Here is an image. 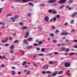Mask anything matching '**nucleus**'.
I'll use <instances>...</instances> for the list:
<instances>
[{"label": "nucleus", "instance_id": "nucleus-55", "mask_svg": "<svg viewBox=\"0 0 77 77\" xmlns=\"http://www.w3.org/2000/svg\"><path fill=\"white\" fill-rule=\"evenodd\" d=\"M53 20L54 21H56V18L54 17Z\"/></svg>", "mask_w": 77, "mask_h": 77}, {"label": "nucleus", "instance_id": "nucleus-10", "mask_svg": "<svg viewBox=\"0 0 77 77\" xmlns=\"http://www.w3.org/2000/svg\"><path fill=\"white\" fill-rule=\"evenodd\" d=\"M11 20H12V21L13 22H15L16 19L15 18V17H12L11 18Z\"/></svg>", "mask_w": 77, "mask_h": 77}, {"label": "nucleus", "instance_id": "nucleus-17", "mask_svg": "<svg viewBox=\"0 0 77 77\" xmlns=\"http://www.w3.org/2000/svg\"><path fill=\"white\" fill-rule=\"evenodd\" d=\"M53 11V9H50L48 10V12H49V13L51 14V13H52V12Z\"/></svg>", "mask_w": 77, "mask_h": 77}, {"label": "nucleus", "instance_id": "nucleus-48", "mask_svg": "<svg viewBox=\"0 0 77 77\" xmlns=\"http://www.w3.org/2000/svg\"><path fill=\"white\" fill-rule=\"evenodd\" d=\"M38 29H39V30H42V27H38Z\"/></svg>", "mask_w": 77, "mask_h": 77}, {"label": "nucleus", "instance_id": "nucleus-32", "mask_svg": "<svg viewBox=\"0 0 77 77\" xmlns=\"http://www.w3.org/2000/svg\"><path fill=\"white\" fill-rule=\"evenodd\" d=\"M74 23V20H72L70 21V23L71 24H73V23Z\"/></svg>", "mask_w": 77, "mask_h": 77}, {"label": "nucleus", "instance_id": "nucleus-61", "mask_svg": "<svg viewBox=\"0 0 77 77\" xmlns=\"http://www.w3.org/2000/svg\"><path fill=\"white\" fill-rule=\"evenodd\" d=\"M49 63H50V64H53V61H50L49 62Z\"/></svg>", "mask_w": 77, "mask_h": 77}, {"label": "nucleus", "instance_id": "nucleus-27", "mask_svg": "<svg viewBox=\"0 0 77 77\" xmlns=\"http://www.w3.org/2000/svg\"><path fill=\"white\" fill-rule=\"evenodd\" d=\"M70 51V50L68 48H67L66 49V51H65V52H68V51Z\"/></svg>", "mask_w": 77, "mask_h": 77}, {"label": "nucleus", "instance_id": "nucleus-15", "mask_svg": "<svg viewBox=\"0 0 77 77\" xmlns=\"http://www.w3.org/2000/svg\"><path fill=\"white\" fill-rule=\"evenodd\" d=\"M26 48L28 49H31V48H33V47L32 46H27Z\"/></svg>", "mask_w": 77, "mask_h": 77}, {"label": "nucleus", "instance_id": "nucleus-41", "mask_svg": "<svg viewBox=\"0 0 77 77\" xmlns=\"http://www.w3.org/2000/svg\"><path fill=\"white\" fill-rule=\"evenodd\" d=\"M59 32V31L58 29H57L55 31V33H57Z\"/></svg>", "mask_w": 77, "mask_h": 77}, {"label": "nucleus", "instance_id": "nucleus-56", "mask_svg": "<svg viewBox=\"0 0 77 77\" xmlns=\"http://www.w3.org/2000/svg\"><path fill=\"white\" fill-rule=\"evenodd\" d=\"M32 64L33 65L35 66H36V67H37V65H36V64L34 63H33Z\"/></svg>", "mask_w": 77, "mask_h": 77}, {"label": "nucleus", "instance_id": "nucleus-12", "mask_svg": "<svg viewBox=\"0 0 77 77\" xmlns=\"http://www.w3.org/2000/svg\"><path fill=\"white\" fill-rule=\"evenodd\" d=\"M48 66H45L44 67H42V69H48Z\"/></svg>", "mask_w": 77, "mask_h": 77}, {"label": "nucleus", "instance_id": "nucleus-11", "mask_svg": "<svg viewBox=\"0 0 77 77\" xmlns=\"http://www.w3.org/2000/svg\"><path fill=\"white\" fill-rule=\"evenodd\" d=\"M66 50V48H65L63 47L62 48H60V51H64V50Z\"/></svg>", "mask_w": 77, "mask_h": 77}, {"label": "nucleus", "instance_id": "nucleus-35", "mask_svg": "<svg viewBox=\"0 0 77 77\" xmlns=\"http://www.w3.org/2000/svg\"><path fill=\"white\" fill-rule=\"evenodd\" d=\"M12 75H14L15 74V72L14 71H12Z\"/></svg>", "mask_w": 77, "mask_h": 77}, {"label": "nucleus", "instance_id": "nucleus-20", "mask_svg": "<svg viewBox=\"0 0 77 77\" xmlns=\"http://www.w3.org/2000/svg\"><path fill=\"white\" fill-rule=\"evenodd\" d=\"M33 45H34V46H35V47H37L38 46H39V44H37L36 43H34L33 44Z\"/></svg>", "mask_w": 77, "mask_h": 77}, {"label": "nucleus", "instance_id": "nucleus-58", "mask_svg": "<svg viewBox=\"0 0 77 77\" xmlns=\"http://www.w3.org/2000/svg\"><path fill=\"white\" fill-rule=\"evenodd\" d=\"M53 42H54V43H56L57 42V40H53Z\"/></svg>", "mask_w": 77, "mask_h": 77}, {"label": "nucleus", "instance_id": "nucleus-49", "mask_svg": "<svg viewBox=\"0 0 77 77\" xmlns=\"http://www.w3.org/2000/svg\"><path fill=\"white\" fill-rule=\"evenodd\" d=\"M3 11V9L2 8H0V14H1L2 13V12Z\"/></svg>", "mask_w": 77, "mask_h": 77}, {"label": "nucleus", "instance_id": "nucleus-46", "mask_svg": "<svg viewBox=\"0 0 77 77\" xmlns=\"http://www.w3.org/2000/svg\"><path fill=\"white\" fill-rule=\"evenodd\" d=\"M30 71H28L27 72V73L26 74L27 75H29L30 74Z\"/></svg>", "mask_w": 77, "mask_h": 77}, {"label": "nucleus", "instance_id": "nucleus-33", "mask_svg": "<svg viewBox=\"0 0 77 77\" xmlns=\"http://www.w3.org/2000/svg\"><path fill=\"white\" fill-rule=\"evenodd\" d=\"M14 18H15V19H17L18 18H19V16H18V15L15 16Z\"/></svg>", "mask_w": 77, "mask_h": 77}, {"label": "nucleus", "instance_id": "nucleus-21", "mask_svg": "<svg viewBox=\"0 0 77 77\" xmlns=\"http://www.w3.org/2000/svg\"><path fill=\"white\" fill-rule=\"evenodd\" d=\"M50 35L51 36V37H54V34L52 33H51L50 34Z\"/></svg>", "mask_w": 77, "mask_h": 77}, {"label": "nucleus", "instance_id": "nucleus-37", "mask_svg": "<svg viewBox=\"0 0 77 77\" xmlns=\"http://www.w3.org/2000/svg\"><path fill=\"white\" fill-rule=\"evenodd\" d=\"M53 11V14H57V11H54V10Z\"/></svg>", "mask_w": 77, "mask_h": 77}, {"label": "nucleus", "instance_id": "nucleus-8", "mask_svg": "<svg viewBox=\"0 0 77 77\" xmlns=\"http://www.w3.org/2000/svg\"><path fill=\"white\" fill-rule=\"evenodd\" d=\"M20 52L22 53L23 55H24V53H26V51H23V50H20Z\"/></svg>", "mask_w": 77, "mask_h": 77}, {"label": "nucleus", "instance_id": "nucleus-23", "mask_svg": "<svg viewBox=\"0 0 77 77\" xmlns=\"http://www.w3.org/2000/svg\"><path fill=\"white\" fill-rule=\"evenodd\" d=\"M26 63H27V61H25L23 62V63L22 64V66H24V65H26Z\"/></svg>", "mask_w": 77, "mask_h": 77}, {"label": "nucleus", "instance_id": "nucleus-39", "mask_svg": "<svg viewBox=\"0 0 77 77\" xmlns=\"http://www.w3.org/2000/svg\"><path fill=\"white\" fill-rule=\"evenodd\" d=\"M19 24L20 26H23L24 25V24L21 22H19Z\"/></svg>", "mask_w": 77, "mask_h": 77}, {"label": "nucleus", "instance_id": "nucleus-60", "mask_svg": "<svg viewBox=\"0 0 77 77\" xmlns=\"http://www.w3.org/2000/svg\"><path fill=\"white\" fill-rule=\"evenodd\" d=\"M52 28L53 29H55V28L54 27V26H52Z\"/></svg>", "mask_w": 77, "mask_h": 77}, {"label": "nucleus", "instance_id": "nucleus-22", "mask_svg": "<svg viewBox=\"0 0 77 77\" xmlns=\"http://www.w3.org/2000/svg\"><path fill=\"white\" fill-rule=\"evenodd\" d=\"M68 34V32H63L61 33L62 35H66Z\"/></svg>", "mask_w": 77, "mask_h": 77}, {"label": "nucleus", "instance_id": "nucleus-50", "mask_svg": "<svg viewBox=\"0 0 77 77\" xmlns=\"http://www.w3.org/2000/svg\"><path fill=\"white\" fill-rule=\"evenodd\" d=\"M65 6V5H63L62 6H61L60 7H59L60 9H62Z\"/></svg>", "mask_w": 77, "mask_h": 77}, {"label": "nucleus", "instance_id": "nucleus-3", "mask_svg": "<svg viewBox=\"0 0 77 77\" xmlns=\"http://www.w3.org/2000/svg\"><path fill=\"white\" fill-rule=\"evenodd\" d=\"M44 20L45 21H46V22L48 23V21L49 20V18L48 17V16H45L44 18Z\"/></svg>", "mask_w": 77, "mask_h": 77}, {"label": "nucleus", "instance_id": "nucleus-9", "mask_svg": "<svg viewBox=\"0 0 77 77\" xmlns=\"http://www.w3.org/2000/svg\"><path fill=\"white\" fill-rule=\"evenodd\" d=\"M8 38H7V39L6 40H2V41L1 42L2 43H5V42H6L8 41Z\"/></svg>", "mask_w": 77, "mask_h": 77}, {"label": "nucleus", "instance_id": "nucleus-2", "mask_svg": "<svg viewBox=\"0 0 77 77\" xmlns=\"http://www.w3.org/2000/svg\"><path fill=\"white\" fill-rule=\"evenodd\" d=\"M66 0H60L58 1L59 4H64L66 2Z\"/></svg>", "mask_w": 77, "mask_h": 77}, {"label": "nucleus", "instance_id": "nucleus-38", "mask_svg": "<svg viewBox=\"0 0 77 77\" xmlns=\"http://www.w3.org/2000/svg\"><path fill=\"white\" fill-rule=\"evenodd\" d=\"M0 24L1 25H5V23L4 22H0Z\"/></svg>", "mask_w": 77, "mask_h": 77}, {"label": "nucleus", "instance_id": "nucleus-63", "mask_svg": "<svg viewBox=\"0 0 77 77\" xmlns=\"http://www.w3.org/2000/svg\"><path fill=\"white\" fill-rule=\"evenodd\" d=\"M74 32H75V29H72V31H71V32L72 33Z\"/></svg>", "mask_w": 77, "mask_h": 77}, {"label": "nucleus", "instance_id": "nucleus-19", "mask_svg": "<svg viewBox=\"0 0 77 77\" xmlns=\"http://www.w3.org/2000/svg\"><path fill=\"white\" fill-rule=\"evenodd\" d=\"M18 40H16L14 42V44H17V43H18Z\"/></svg>", "mask_w": 77, "mask_h": 77}, {"label": "nucleus", "instance_id": "nucleus-24", "mask_svg": "<svg viewBox=\"0 0 77 77\" xmlns=\"http://www.w3.org/2000/svg\"><path fill=\"white\" fill-rule=\"evenodd\" d=\"M33 39V38L30 37L29 38H28L27 39V41H31Z\"/></svg>", "mask_w": 77, "mask_h": 77}, {"label": "nucleus", "instance_id": "nucleus-25", "mask_svg": "<svg viewBox=\"0 0 77 77\" xmlns=\"http://www.w3.org/2000/svg\"><path fill=\"white\" fill-rule=\"evenodd\" d=\"M60 15H57L56 16V17L58 18V19H59V18H60Z\"/></svg>", "mask_w": 77, "mask_h": 77}, {"label": "nucleus", "instance_id": "nucleus-40", "mask_svg": "<svg viewBox=\"0 0 77 77\" xmlns=\"http://www.w3.org/2000/svg\"><path fill=\"white\" fill-rule=\"evenodd\" d=\"M38 56H45V55L42 54H38Z\"/></svg>", "mask_w": 77, "mask_h": 77}, {"label": "nucleus", "instance_id": "nucleus-31", "mask_svg": "<svg viewBox=\"0 0 77 77\" xmlns=\"http://www.w3.org/2000/svg\"><path fill=\"white\" fill-rule=\"evenodd\" d=\"M75 53H71L69 54L70 56H72V55H74V54H75Z\"/></svg>", "mask_w": 77, "mask_h": 77}, {"label": "nucleus", "instance_id": "nucleus-64", "mask_svg": "<svg viewBox=\"0 0 77 77\" xmlns=\"http://www.w3.org/2000/svg\"><path fill=\"white\" fill-rule=\"evenodd\" d=\"M67 25H68V23H66L64 24V26H67Z\"/></svg>", "mask_w": 77, "mask_h": 77}, {"label": "nucleus", "instance_id": "nucleus-30", "mask_svg": "<svg viewBox=\"0 0 77 77\" xmlns=\"http://www.w3.org/2000/svg\"><path fill=\"white\" fill-rule=\"evenodd\" d=\"M69 6H67L66 7V9L68 8V9H69V10L70 11H71V7H70L69 8Z\"/></svg>", "mask_w": 77, "mask_h": 77}, {"label": "nucleus", "instance_id": "nucleus-6", "mask_svg": "<svg viewBox=\"0 0 77 77\" xmlns=\"http://www.w3.org/2000/svg\"><path fill=\"white\" fill-rule=\"evenodd\" d=\"M65 66V67H69L70 66V63H64Z\"/></svg>", "mask_w": 77, "mask_h": 77}, {"label": "nucleus", "instance_id": "nucleus-42", "mask_svg": "<svg viewBox=\"0 0 77 77\" xmlns=\"http://www.w3.org/2000/svg\"><path fill=\"white\" fill-rule=\"evenodd\" d=\"M10 52L11 53H14V50H10Z\"/></svg>", "mask_w": 77, "mask_h": 77}, {"label": "nucleus", "instance_id": "nucleus-18", "mask_svg": "<svg viewBox=\"0 0 77 77\" xmlns=\"http://www.w3.org/2000/svg\"><path fill=\"white\" fill-rule=\"evenodd\" d=\"M58 74H59V75H60V74H62L63 73V71H60L59 72H58Z\"/></svg>", "mask_w": 77, "mask_h": 77}, {"label": "nucleus", "instance_id": "nucleus-47", "mask_svg": "<svg viewBox=\"0 0 77 77\" xmlns=\"http://www.w3.org/2000/svg\"><path fill=\"white\" fill-rule=\"evenodd\" d=\"M13 39V38L10 37H9V40H10V41H12V39Z\"/></svg>", "mask_w": 77, "mask_h": 77}, {"label": "nucleus", "instance_id": "nucleus-43", "mask_svg": "<svg viewBox=\"0 0 77 77\" xmlns=\"http://www.w3.org/2000/svg\"><path fill=\"white\" fill-rule=\"evenodd\" d=\"M42 52H45V48H42Z\"/></svg>", "mask_w": 77, "mask_h": 77}, {"label": "nucleus", "instance_id": "nucleus-59", "mask_svg": "<svg viewBox=\"0 0 77 77\" xmlns=\"http://www.w3.org/2000/svg\"><path fill=\"white\" fill-rule=\"evenodd\" d=\"M11 68H12V69H15L16 68L15 67L13 66V67H12Z\"/></svg>", "mask_w": 77, "mask_h": 77}, {"label": "nucleus", "instance_id": "nucleus-45", "mask_svg": "<svg viewBox=\"0 0 77 77\" xmlns=\"http://www.w3.org/2000/svg\"><path fill=\"white\" fill-rule=\"evenodd\" d=\"M73 0H69V2L70 3H72L73 2Z\"/></svg>", "mask_w": 77, "mask_h": 77}, {"label": "nucleus", "instance_id": "nucleus-62", "mask_svg": "<svg viewBox=\"0 0 77 77\" xmlns=\"http://www.w3.org/2000/svg\"><path fill=\"white\" fill-rule=\"evenodd\" d=\"M2 27L3 29H5V26L4 25H2Z\"/></svg>", "mask_w": 77, "mask_h": 77}, {"label": "nucleus", "instance_id": "nucleus-14", "mask_svg": "<svg viewBox=\"0 0 77 77\" xmlns=\"http://www.w3.org/2000/svg\"><path fill=\"white\" fill-rule=\"evenodd\" d=\"M10 48L11 50H13L14 48V45H12L10 47Z\"/></svg>", "mask_w": 77, "mask_h": 77}, {"label": "nucleus", "instance_id": "nucleus-26", "mask_svg": "<svg viewBox=\"0 0 77 77\" xmlns=\"http://www.w3.org/2000/svg\"><path fill=\"white\" fill-rule=\"evenodd\" d=\"M12 14H7L6 16V17H10V16H12Z\"/></svg>", "mask_w": 77, "mask_h": 77}, {"label": "nucleus", "instance_id": "nucleus-4", "mask_svg": "<svg viewBox=\"0 0 77 77\" xmlns=\"http://www.w3.org/2000/svg\"><path fill=\"white\" fill-rule=\"evenodd\" d=\"M77 15V13L76 12H75L74 14H72L71 15V18H74L75 17V15Z\"/></svg>", "mask_w": 77, "mask_h": 77}, {"label": "nucleus", "instance_id": "nucleus-44", "mask_svg": "<svg viewBox=\"0 0 77 77\" xmlns=\"http://www.w3.org/2000/svg\"><path fill=\"white\" fill-rule=\"evenodd\" d=\"M32 15V14L30 13H28V17H31V15Z\"/></svg>", "mask_w": 77, "mask_h": 77}, {"label": "nucleus", "instance_id": "nucleus-34", "mask_svg": "<svg viewBox=\"0 0 77 77\" xmlns=\"http://www.w3.org/2000/svg\"><path fill=\"white\" fill-rule=\"evenodd\" d=\"M42 42H43L42 41H41L38 42V44H40V45H41V44H42Z\"/></svg>", "mask_w": 77, "mask_h": 77}, {"label": "nucleus", "instance_id": "nucleus-52", "mask_svg": "<svg viewBox=\"0 0 77 77\" xmlns=\"http://www.w3.org/2000/svg\"><path fill=\"white\" fill-rule=\"evenodd\" d=\"M42 74H46V72L44 71H42Z\"/></svg>", "mask_w": 77, "mask_h": 77}, {"label": "nucleus", "instance_id": "nucleus-5", "mask_svg": "<svg viewBox=\"0 0 77 77\" xmlns=\"http://www.w3.org/2000/svg\"><path fill=\"white\" fill-rule=\"evenodd\" d=\"M57 0H50L49 1H48L47 2L49 3H54L55 1H56Z\"/></svg>", "mask_w": 77, "mask_h": 77}, {"label": "nucleus", "instance_id": "nucleus-1", "mask_svg": "<svg viewBox=\"0 0 77 77\" xmlns=\"http://www.w3.org/2000/svg\"><path fill=\"white\" fill-rule=\"evenodd\" d=\"M58 74V71H56L54 72V73H53L52 75H48V77H51L52 76H56L57 74Z\"/></svg>", "mask_w": 77, "mask_h": 77}, {"label": "nucleus", "instance_id": "nucleus-29", "mask_svg": "<svg viewBox=\"0 0 77 77\" xmlns=\"http://www.w3.org/2000/svg\"><path fill=\"white\" fill-rule=\"evenodd\" d=\"M26 39L23 40V42L25 43V44H28V42H26Z\"/></svg>", "mask_w": 77, "mask_h": 77}, {"label": "nucleus", "instance_id": "nucleus-36", "mask_svg": "<svg viewBox=\"0 0 77 77\" xmlns=\"http://www.w3.org/2000/svg\"><path fill=\"white\" fill-rule=\"evenodd\" d=\"M29 5H31V6H34V4H33L32 3L29 2L28 3Z\"/></svg>", "mask_w": 77, "mask_h": 77}, {"label": "nucleus", "instance_id": "nucleus-13", "mask_svg": "<svg viewBox=\"0 0 77 77\" xmlns=\"http://www.w3.org/2000/svg\"><path fill=\"white\" fill-rule=\"evenodd\" d=\"M29 35V32H27L26 33V36L25 37V38H27V37H28V35Z\"/></svg>", "mask_w": 77, "mask_h": 77}, {"label": "nucleus", "instance_id": "nucleus-57", "mask_svg": "<svg viewBox=\"0 0 77 77\" xmlns=\"http://www.w3.org/2000/svg\"><path fill=\"white\" fill-rule=\"evenodd\" d=\"M21 72L19 71L18 72V73H17V74L18 75H20V74H21Z\"/></svg>", "mask_w": 77, "mask_h": 77}, {"label": "nucleus", "instance_id": "nucleus-28", "mask_svg": "<svg viewBox=\"0 0 77 77\" xmlns=\"http://www.w3.org/2000/svg\"><path fill=\"white\" fill-rule=\"evenodd\" d=\"M37 57L36 55H34L33 56V57L32 59V60H35L36 59V57Z\"/></svg>", "mask_w": 77, "mask_h": 77}, {"label": "nucleus", "instance_id": "nucleus-16", "mask_svg": "<svg viewBox=\"0 0 77 77\" xmlns=\"http://www.w3.org/2000/svg\"><path fill=\"white\" fill-rule=\"evenodd\" d=\"M69 70H68L66 72V74L67 75H70V74L69 73Z\"/></svg>", "mask_w": 77, "mask_h": 77}, {"label": "nucleus", "instance_id": "nucleus-7", "mask_svg": "<svg viewBox=\"0 0 77 77\" xmlns=\"http://www.w3.org/2000/svg\"><path fill=\"white\" fill-rule=\"evenodd\" d=\"M27 28H28V27L27 26H23L22 27V30H27Z\"/></svg>", "mask_w": 77, "mask_h": 77}, {"label": "nucleus", "instance_id": "nucleus-51", "mask_svg": "<svg viewBox=\"0 0 77 77\" xmlns=\"http://www.w3.org/2000/svg\"><path fill=\"white\" fill-rule=\"evenodd\" d=\"M65 42H68V43H69V41L68 40V39H66V40H65Z\"/></svg>", "mask_w": 77, "mask_h": 77}, {"label": "nucleus", "instance_id": "nucleus-54", "mask_svg": "<svg viewBox=\"0 0 77 77\" xmlns=\"http://www.w3.org/2000/svg\"><path fill=\"white\" fill-rule=\"evenodd\" d=\"M36 50H37V51H39V50H40V48H36Z\"/></svg>", "mask_w": 77, "mask_h": 77}, {"label": "nucleus", "instance_id": "nucleus-53", "mask_svg": "<svg viewBox=\"0 0 77 77\" xmlns=\"http://www.w3.org/2000/svg\"><path fill=\"white\" fill-rule=\"evenodd\" d=\"M5 59H6V60H8V59L6 58V57L3 56H2Z\"/></svg>", "mask_w": 77, "mask_h": 77}]
</instances>
